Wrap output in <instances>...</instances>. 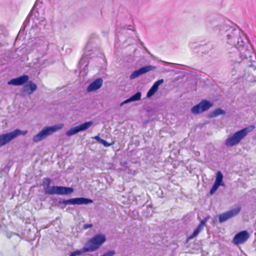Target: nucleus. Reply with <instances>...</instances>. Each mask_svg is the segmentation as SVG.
Instances as JSON below:
<instances>
[{
	"label": "nucleus",
	"instance_id": "nucleus-1",
	"mask_svg": "<svg viewBox=\"0 0 256 256\" xmlns=\"http://www.w3.org/2000/svg\"><path fill=\"white\" fill-rule=\"evenodd\" d=\"M206 22L208 28H212L215 33L222 37L227 44L226 46H238L242 48L249 46L246 35L235 26H230L224 22L219 24L214 16L208 18Z\"/></svg>",
	"mask_w": 256,
	"mask_h": 256
},
{
	"label": "nucleus",
	"instance_id": "nucleus-2",
	"mask_svg": "<svg viewBox=\"0 0 256 256\" xmlns=\"http://www.w3.org/2000/svg\"><path fill=\"white\" fill-rule=\"evenodd\" d=\"M242 48V46H226V58L232 65L242 64L248 67H253V62H255L252 60L253 56L254 58H256L252 52L251 46H246L244 50Z\"/></svg>",
	"mask_w": 256,
	"mask_h": 256
},
{
	"label": "nucleus",
	"instance_id": "nucleus-3",
	"mask_svg": "<svg viewBox=\"0 0 256 256\" xmlns=\"http://www.w3.org/2000/svg\"><path fill=\"white\" fill-rule=\"evenodd\" d=\"M52 180L46 178L42 180L44 192L46 194L53 195H69L74 192V188L71 187L63 186H50Z\"/></svg>",
	"mask_w": 256,
	"mask_h": 256
},
{
	"label": "nucleus",
	"instance_id": "nucleus-4",
	"mask_svg": "<svg viewBox=\"0 0 256 256\" xmlns=\"http://www.w3.org/2000/svg\"><path fill=\"white\" fill-rule=\"evenodd\" d=\"M255 126L252 125L236 132L226 140L225 145L227 146H232L238 144L248 132H252Z\"/></svg>",
	"mask_w": 256,
	"mask_h": 256
},
{
	"label": "nucleus",
	"instance_id": "nucleus-5",
	"mask_svg": "<svg viewBox=\"0 0 256 256\" xmlns=\"http://www.w3.org/2000/svg\"><path fill=\"white\" fill-rule=\"evenodd\" d=\"M106 240L103 234H96L91 238L84 245V250L94 252L97 250Z\"/></svg>",
	"mask_w": 256,
	"mask_h": 256
},
{
	"label": "nucleus",
	"instance_id": "nucleus-6",
	"mask_svg": "<svg viewBox=\"0 0 256 256\" xmlns=\"http://www.w3.org/2000/svg\"><path fill=\"white\" fill-rule=\"evenodd\" d=\"M26 134V130L22 131L16 129L11 132L0 134V147L8 144L18 136L21 134L25 135Z\"/></svg>",
	"mask_w": 256,
	"mask_h": 256
},
{
	"label": "nucleus",
	"instance_id": "nucleus-7",
	"mask_svg": "<svg viewBox=\"0 0 256 256\" xmlns=\"http://www.w3.org/2000/svg\"><path fill=\"white\" fill-rule=\"evenodd\" d=\"M60 128V127L57 125L45 127L33 137L32 141L35 142H40L52 134Z\"/></svg>",
	"mask_w": 256,
	"mask_h": 256
},
{
	"label": "nucleus",
	"instance_id": "nucleus-8",
	"mask_svg": "<svg viewBox=\"0 0 256 256\" xmlns=\"http://www.w3.org/2000/svg\"><path fill=\"white\" fill-rule=\"evenodd\" d=\"M93 200L86 198H76L66 200H60L58 203L60 204H88L92 203Z\"/></svg>",
	"mask_w": 256,
	"mask_h": 256
},
{
	"label": "nucleus",
	"instance_id": "nucleus-9",
	"mask_svg": "<svg viewBox=\"0 0 256 256\" xmlns=\"http://www.w3.org/2000/svg\"><path fill=\"white\" fill-rule=\"evenodd\" d=\"M212 103L207 100H202L198 104L194 106L191 108V112L194 114L202 113L211 108Z\"/></svg>",
	"mask_w": 256,
	"mask_h": 256
},
{
	"label": "nucleus",
	"instance_id": "nucleus-10",
	"mask_svg": "<svg viewBox=\"0 0 256 256\" xmlns=\"http://www.w3.org/2000/svg\"><path fill=\"white\" fill-rule=\"evenodd\" d=\"M92 124L93 122L92 121L85 122L78 126L70 128L66 132V134L68 136H73L79 132H83L88 130L90 126H92Z\"/></svg>",
	"mask_w": 256,
	"mask_h": 256
},
{
	"label": "nucleus",
	"instance_id": "nucleus-11",
	"mask_svg": "<svg viewBox=\"0 0 256 256\" xmlns=\"http://www.w3.org/2000/svg\"><path fill=\"white\" fill-rule=\"evenodd\" d=\"M241 208L236 207L228 212H224L219 216L218 220L220 223H222L228 220L237 216L240 212Z\"/></svg>",
	"mask_w": 256,
	"mask_h": 256
},
{
	"label": "nucleus",
	"instance_id": "nucleus-12",
	"mask_svg": "<svg viewBox=\"0 0 256 256\" xmlns=\"http://www.w3.org/2000/svg\"><path fill=\"white\" fill-rule=\"evenodd\" d=\"M249 238V233L246 230H242L234 236L232 242L236 245L242 244L246 242Z\"/></svg>",
	"mask_w": 256,
	"mask_h": 256
},
{
	"label": "nucleus",
	"instance_id": "nucleus-13",
	"mask_svg": "<svg viewBox=\"0 0 256 256\" xmlns=\"http://www.w3.org/2000/svg\"><path fill=\"white\" fill-rule=\"evenodd\" d=\"M155 68L156 67L154 66L151 65L145 66L132 72L130 76V80L134 79L140 76L146 74L150 70H154Z\"/></svg>",
	"mask_w": 256,
	"mask_h": 256
},
{
	"label": "nucleus",
	"instance_id": "nucleus-14",
	"mask_svg": "<svg viewBox=\"0 0 256 256\" xmlns=\"http://www.w3.org/2000/svg\"><path fill=\"white\" fill-rule=\"evenodd\" d=\"M37 85L32 81H28L22 88V92L24 94L30 95L37 89Z\"/></svg>",
	"mask_w": 256,
	"mask_h": 256
},
{
	"label": "nucleus",
	"instance_id": "nucleus-15",
	"mask_svg": "<svg viewBox=\"0 0 256 256\" xmlns=\"http://www.w3.org/2000/svg\"><path fill=\"white\" fill-rule=\"evenodd\" d=\"M223 175L222 173L218 171L216 174V179L212 188L210 191V194L212 195L220 186H224L222 182Z\"/></svg>",
	"mask_w": 256,
	"mask_h": 256
},
{
	"label": "nucleus",
	"instance_id": "nucleus-16",
	"mask_svg": "<svg viewBox=\"0 0 256 256\" xmlns=\"http://www.w3.org/2000/svg\"><path fill=\"white\" fill-rule=\"evenodd\" d=\"M29 76L28 75H22L16 78H12L8 84L9 85L22 86L28 80Z\"/></svg>",
	"mask_w": 256,
	"mask_h": 256
},
{
	"label": "nucleus",
	"instance_id": "nucleus-17",
	"mask_svg": "<svg viewBox=\"0 0 256 256\" xmlns=\"http://www.w3.org/2000/svg\"><path fill=\"white\" fill-rule=\"evenodd\" d=\"M209 216H207L204 218L200 222V223L199 224L198 226L194 230L192 234L188 236V240L192 239L199 234V233L202 230L204 226H206V224L208 222V220L209 219Z\"/></svg>",
	"mask_w": 256,
	"mask_h": 256
},
{
	"label": "nucleus",
	"instance_id": "nucleus-18",
	"mask_svg": "<svg viewBox=\"0 0 256 256\" xmlns=\"http://www.w3.org/2000/svg\"><path fill=\"white\" fill-rule=\"evenodd\" d=\"M103 80L102 78H98L91 82L87 88V92H92L99 89L102 85Z\"/></svg>",
	"mask_w": 256,
	"mask_h": 256
},
{
	"label": "nucleus",
	"instance_id": "nucleus-19",
	"mask_svg": "<svg viewBox=\"0 0 256 256\" xmlns=\"http://www.w3.org/2000/svg\"><path fill=\"white\" fill-rule=\"evenodd\" d=\"M163 82V79H160L156 82L148 92L146 94V97L150 98L151 96H152L158 90L159 86L162 84Z\"/></svg>",
	"mask_w": 256,
	"mask_h": 256
},
{
	"label": "nucleus",
	"instance_id": "nucleus-20",
	"mask_svg": "<svg viewBox=\"0 0 256 256\" xmlns=\"http://www.w3.org/2000/svg\"><path fill=\"white\" fill-rule=\"evenodd\" d=\"M37 44H38L37 47L38 50L44 54H46L49 48L48 42L46 41L40 40Z\"/></svg>",
	"mask_w": 256,
	"mask_h": 256
},
{
	"label": "nucleus",
	"instance_id": "nucleus-21",
	"mask_svg": "<svg viewBox=\"0 0 256 256\" xmlns=\"http://www.w3.org/2000/svg\"><path fill=\"white\" fill-rule=\"evenodd\" d=\"M142 96L141 92H136L134 94L131 96L130 98H128L126 100L122 102L120 104V106H122L124 104L132 102H134L140 100Z\"/></svg>",
	"mask_w": 256,
	"mask_h": 256
},
{
	"label": "nucleus",
	"instance_id": "nucleus-22",
	"mask_svg": "<svg viewBox=\"0 0 256 256\" xmlns=\"http://www.w3.org/2000/svg\"><path fill=\"white\" fill-rule=\"evenodd\" d=\"M6 236L10 239L11 238L12 241L14 242V244H18L22 240V238L20 235L15 232L8 233Z\"/></svg>",
	"mask_w": 256,
	"mask_h": 256
},
{
	"label": "nucleus",
	"instance_id": "nucleus-23",
	"mask_svg": "<svg viewBox=\"0 0 256 256\" xmlns=\"http://www.w3.org/2000/svg\"><path fill=\"white\" fill-rule=\"evenodd\" d=\"M226 112L224 110L218 108L214 110L210 114V118L216 117L220 115L224 114Z\"/></svg>",
	"mask_w": 256,
	"mask_h": 256
},
{
	"label": "nucleus",
	"instance_id": "nucleus-24",
	"mask_svg": "<svg viewBox=\"0 0 256 256\" xmlns=\"http://www.w3.org/2000/svg\"><path fill=\"white\" fill-rule=\"evenodd\" d=\"M39 2L40 4H42V2L40 1V0H36V2H35L34 6L32 10H31L30 14H28V17L26 18V20H25V21L24 22L23 24V25L24 26H26V24L29 22V16L32 14V10L36 8V7L38 5Z\"/></svg>",
	"mask_w": 256,
	"mask_h": 256
},
{
	"label": "nucleus",
	"instance_id": "nucleus-25",
	"mask_svg": "<svg viewBox=\"0 0 256 256\" xmlns=\"http://www.w3.org/2000/svg\"><path fill=\"white\" fill-rule=\"evenodd\" d=\"M86 252H88L87 250H84V246L82 248L79 250H76L74 252H71L70 256H80L82 253Z\"/></svg>",
	"mask_w": 256,
	"mask_h": 256
},
{
	"label": "nucleus",
	"instance_id": "nucleus-26",
	"mask_svg": "<svg viewBox=\"0 0 256 256\" xmlns=\"http://www.w3.org/2000/svg\"><path fill=\"white\" fill-rule=\"evenodd\" d=\"M115 254V252L114 250H109L106 252L104 253L102 256H114Z\"/></svg>",
	"mask_w": 256,
	"mask_h": 256
},
{
	"label": "nucleus",
	"instance_id": "nucleus-27",
	"mask_svg": "<svg viewBox=\"0 0 256 256\" xmlns=\"http://www.w3.org/2000/svg\"><path fill=\"white\" fill-rule=\"evenodd\" d=\"M100 143L102 144L106 147H108L111 145L110 144H109L106 140L103 139H101V140Z\"/></svg>",
	"mask_w": 256,
	"mask_h": 256
},
{
	"label": "nucleus",
	"instance_id": "nucleus-28",
	"mask_svg": "<svg viewBox=\"0 0 256 256\" xmlns=\"http://www.w3.org/2000/svg\"><path fill=\"white\" fill-rule=\"evenodd\" d=\"M92 226V224H86L84 225L83 228L84 230H86L89 228H91Z\"/></svg>",
	"mask_w": 256,
	"mask_h": 256
},
{
	"label": "nucleus",
	"instance_id": "nucleus-29",
	"mask_svg": "<svg viewBox=\"0 0 256 256\" xmlns=\"http://www.w3.org/2000/svg\"><path fill=\"white\" fill-rule=\"evenodd\" d=\"M94 138L98 142H100V140H101V138L98 136H96Z\"/></svg>",
	"mask_w": 256,
	"mask_h": 256
},
{
	"label": "nucleus",
	"instance_id": "nucleus-30",
	"mask_svg": "<svg viewBox=\"0 0 256 256\" xmlns=\"http://www.w3.org/2000/svg\"><path fill=\"white\" fill-rule=\"evenodd\" d=\"M82 58L80 61V63H82Z\"/></svg>",
	"mask_w": 256,
	"mask_h": 256
}]
</instances>
